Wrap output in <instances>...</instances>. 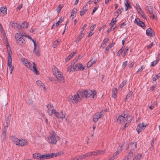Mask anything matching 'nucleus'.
I'll return each mask as SVG.
<instances>
[{"label":"nucleus","instance_id":"1","mask_svg":"<svg viewBox=\"0 0 160 160\" xmlns=\"http://www.w3.org/2000/svg\"><path fill=\"white\" fill-rule=\"evenodd\" d=\"M52 69L53 74L56 77L58 81L60 82H64V78L61 72L59 71L55 66H53L52 67Z\"/></svg>","mask_w":160,"mask_h":160},{"label":"nucleus","instance_id":"2","mask_svg":"<svg viewBox=\"0 0 160 160\" xmlns=\"http://www.w3.org/2000/svg\"><path fill=\"white\" fill-rule=\"evenodd\" d=\"M14 144L18 146H23L27 145L28 142L25 139H18L15 136H12L10 138Z\"/></svg>","mask_w":160,"mask_h":160},{"label":"nucleus","instance_id":"3","mask_svg":"<svg viewBox=\"0 0 160 160\" xmlns=\"http://www.w3.org/2000/svg\"><path fill=\"white\" fill-rule=\"evenodd\" d=\"M96 92L91 90H82L80 91V95L82 98L85 97L86 98H92L94 97Z\"/></svg>","mask_w":160,"mask_h":160},{"label":"nucleus","instance_id":"4","mask_svg":"<svg viewBox=\"0 0 160 160\" xmlns=\"http://www.w3.org/2000/svg\"><path fill=\"white\" fill-rule=\"evenodd\" d=\"M60 138V137L53 131L51 132L49 137L48 138L49 142L53 144H56L57 142L59 140Z\"/></svg>","mask_w":160,"mask_h":160},{"label":"nucleus","instance_id":"5","mask_svg":"<svg viewBox=\"0 0 160 160\" xmlns=\"http://www.w3.org/2000/svg\"><path fill=\"white\" fill-rule=\"evenodd\" d=\"M80 91H79L76 95H74V96L70 95L68 97V100L69 101L72 102L73 103H77L79 101L80 99L82 98V97L80 95Z\"/></svg>","mask_w":160,"mask_h":160},{"label":"nucleus","instance_id":"6","mask_svg":"<svg viewBox=\"0 0 160 160\" xmlns=\"http://www.w3.org/2000/svg\"><path fill=\"white\" fill-rule=\"evenodd\" d=\"M33 66H32V64L28 61L27 60L25 61V65L28 68L30 69L31 70L33 71V72L36 75H39V72L35 67V64L34 62L33 63Z\"/></svg>","mask_w":160,"mask_h":160},{"label":"nucleus","instance_id":"7","mask_svg":"<svg viewBox=\"0 0 160 160\" xmlns=\"http://www.w3.org/2000/svg\"><path fill=\"white\" fill-rule=\"evenodd\" d=\"M24 37L21 34L17 33L15 34V38L17 41V43L19 45H24L25 43Z\"/></svg>","mask_w":160,"mask_h":160},{"label":"nucleus","instance_id":"8","mask_svg":"<svg viewBox=\"0 0 160 160\" xmlns=\"http://www.w3.org/2000/svg\"><path fill=\"white\" fill-rule=\"evenodd\" d=\"M130 116H128L127 114H122L119 115L117 118V122L119 124L125 123L129 118Z\"/></svg>","mask_w":160,"mask_h":160},{"label":"nucleus","instance_id":"9","mask_svg":"<svg viewBox=\"0 0 160 160\" xmlns=\"http://www.w3.org/2000/svg\"><path fill=\"white\" fill-rule=\"evenodd\" d=\"M53 114L58 119L60 118L61 119H63L65 118V113L63 111H61L60 112H57L56 110H53Z\"/></svg>","mask_w":160,"mask_h":160},{"label":"nucleus","instance_id":"10","mask_svg":"<svg viewBox=\"0 0 160 160\" xmlns=\"http://www.w3.org/2000/svg\"><path fill=\"white\" fill-rule=\"evenodd\" d=\"M135 8L138 13L140 14L143 19H145L147 18V16L145 13L142 10V8L139 4H136Z\"/></svg>","mask_w":160,"mask_h":160},{"label":"nucleus","instance_id":"11","mask_svg":"<svg viewBox=\"0 0 160 160\" xmlns=\"http://www.w3.org/2000/svg\"><path fill=\"white\" fill-rule=\"evenodd\" d=\"M73 67L74 71H83L84 70L85 68L80 63H76L74 65H73Z\"/></svg>","mask_w":160,"mask_h":160},{"label":"nucleus","instance_id":"12","mask_svg":"<svg viewBox=\"0 0 160 160\" xmlns=\"http://www.w3.org/2000/svg\"><path fill=\"white\" fill-rule=\"evenodd\" d=\"M147 126V124H144L143 122L138 124L137 127V131L138 133H139L140 132L145 129Z\"/></svg>","mask_w":160,"mask_h":160},{"label":"nucleus","instance_id":"13","mask_svg":"<svg viewBox=\"0 0 160 160\" xmlns=\"http://www.w3.org/2000/svg\"><path fill=\"white\" fill-rule=\"evenodd\" d=\"M137 143L136 142H134L130 143L129 145V146L128 147L130 149V152H131V151H132L133 152V153L135 151V150L137 148Z\"/></svg>","mask_w":160,"mask_h":160},{"label":"nucleus","instance_id":"14","mask_svg":"<svg viewBox=\"0 0 160 160\" xmlns=\"http://www.w3.org/2000/svg\"><path fill=\"white\" fill-rule=\"evenodd\" d=\"M53 157V154L48 153L46 154L41 155L40 156V160L45 159L52 158Z\"/></svg>","mask_w":160,"mask_h":160},{"label":"nucleus","instance_id":"15","mask_svg":"<svg viewBox=\"0 0 160 160\" xmlns=\"http://www.w3.org/2000/svg\"><path fill=\"white\" fill-rule=\"evenodd\" d=\"M53 107L52 104H48L47 105V107L48 108V115L50 116H51L52 114H53V111L55 110L54 109H52V107Z\"/></svg>","mask_w":160,"mask_h":160},{"label":"nucleus","instance_id":"16","mask_svg":"<svg viewBox=\"0 0 160 160\" xmlns=\"http://www.w3.org/2000/svg\"><path fill=\"white\" fill-rule=\"evenodd\" d=\"M134 22L141 27H143L145 25L144 22L141 21L138 18H136L134 21Z\"/></svg>","mask_w":160,"mask_h":160},{"label":"nucleus","instance_id":"17","mask_svg":"<svg viewBox=\"0 0 160 160\" xmlns=\"http://www.w3.org/2000/svg\"><path fill=\"white\" fill-rule=\"evenodd\" d=\"M8 59V65L9 67V69L10 72V73L11 74L12 73V71L13 70V67L12 65V59Z\"/></svg>","mask_w":160,"mask_h":160},{"label":"nucleus","instance_id":"18","mask_svg":"<svg viewBox=\"0 0 160 160\" xmlns=\"http://www.w3.org/2000/svg\"><path fill=\"white\" fill-rule=\"evenodd\" d=\"M100 118V112H98L95 113L93 117V121L94 122L98 121V119Z\"/></svg>","mask_w":160,"mask_h":160},{"label":"nucleus","instance_id":"19","mask_svg":"<svg viewBox=\"0 0 160 160\" xmlns=\"http://www.w3.org/2000/svg\"><path fill=\"white\" fill-rule=\"evenodd\" d=\"M28 23L26 22H23L22 24L19 25V29H24L27 28L28 27Z\"/></svg>","mask_w":160,"mask_h":160},{"label":"nucleus","instance_id":"20","mask_svg":"<svg viewBox=\"0 0 160 160\" xmlns=\"http://www.w3.org/2000/svg\"><path fill=\"white\" fill-rule=\"evenodd\" d=\"M10 25L14 29H19V25L17 23L10 22Z\"/></svg>","mask_w":160,"mask_h":160},{"label":"nucleus","instance_id":"21","mask_svg":"<svg viewBox=\"0 0 160 160\" xmlns=\"http://www.w3.org/2000/svg\"><path fill=\"white\" fill-rule=\"evenodd\" d=\"M133 155V152L132 151L129 152L128 155L126 156L123 160H129Z\"/></svg>","mask_w":160,"mask_h":160},{"label":"nucleus","instance_id":"22","mask_svg":"<svg viewBox=\"0 0 160 160\" xmlns=\"http://www.w3.org/2000/svg\"><path fill=\"white\" fill-rule=\"evenodd\" d=\"M118 89L116 88H114L112 90V97L115 98L117 96Z\"/></svg>","mask_w":160,"mask_h":160},{"label":"nucleus","instance_id":"23","mask_svg":"<svg viewBox=\"0 0 160 160\" xmlns=\"http://www.w3.org/2000/svg\"><path fill=\"white\" fill-rule=\"evenodd\" d=\"M146 33L148 35L151 37H152L153 36L152 31L150 28H148L146 30Z\"/></svg>","mask_w":160,"mask_h":160},{"label":"nucleus","instance_id":"24","mask_svg":"<svg viewBox=\"0 0 160 160\" xmlns=\"http://www.w3.org/2000/svg\"><path fill=\"white\" fill-rule=\"evenodd\" d=\"M76 51L73 52L72 53L70 54L66 59V62L68 61L76 53Z\"/></svg>","mask_w":160,"mask_h":160},{"label":"nucleus","instance_id":"25","mask_svg":"<svg viewBox=\"0 0 160 160\" xmlns=\"http://www.w3.org/2000/svg\"><path fill=\"white\" fill-rule=\"evenodd\" d=\"M1 12L3 14V15H4L7 14V8L6 7H2L0 9Z\"/></svg>","mask_w":160,"mask_h":160},{"label":"nucleus","instance_id":"26","mask_svg":"<svg viewBox=\"0 0 160 160\" xmlns=\"http://www.w3.org/2000/svg\"><path fill=\"white\" fill-rule=\"evenodd\" d=\"M142 156V155L141 154L138 153L134 156L133 160H140Z\"/></svg>","mask_w":160,"mask_h":160},{"label":"nucleus","instance_id":"27","mask_svg":"<svg viewBox=\"0 0 160 160\" xmlns=\"http://www.w3.org/2000/svg\"><path fill=\"white\" fill-rule=\"evenodd\" d=\"M108 41L109 39L108 38H106L104 39L101 44V47L104 48L106 45V44L108 42Z\"/></svg>","mask_w":160,"mask_h":160},{"label":"nucleus","instance_id":"28","mask_svg":"<svg viewBox=\"0 0 160 160\" xmlns=\"http://www.w3.org/2000/svg\"><path fill=\"white\" fill-rule=\"evenodd\" d=\"M123 10V8H119L114 13L115 15L118 17L119 14L121 13Z\"/></svg>","mask_w":160,"mask_h":160},{"label":"nucleus","instance_id":"29","mask_svg":"<svg viewBox=\"0 0 160 160\" xmlns=\"http://www.w3.org/2000/svg\"><path fill=\"white\" fill-rule=\"evenodd\" d=\"M34 49L33 51L37 55L39 56V54H40L38 50L36 48V44L34 42Z\"/></svg>","mask_w":160,"mask_h":160},{"label":"nucleus","instance_id":"30","mask_svg":"<svg viewBox=\"0 0 160 160\" xmlns=\"http://www.w3.org/2000/svg\"><path fill=\"white\" fill-rule=\"evenodd\" d=\"M74 67L73 65L72 64H71V65L70 66H69L67 68V71L69 72L73 71H74Z\"/></svg>","mask_w":160,"mask_h":160},{"label":"nucleus","instance_id":"31","mask_svg":"<svg viewBox=\"0 0 160 160\" xmlns=\"http://www.w3.org/2000/svg\"><path fill=\"white\" fill-rule=\"evenodd\" d=\"M11 119V117L10 116H8L6 120V127H8V126L9 125Z\"/></svg>","mask_w":160,"mask_h":160},{"label":"nucleus","instance_id":"32","mask_svg":"<svg viewBox=\"0 0 160 160\" xmlns=\"http://www.w3.org/2000/svg\"><path fill=\"white\" fill-rule=\"evenodd\" d=\"M131 119H129L128 120V121L126 122H127L125 123V124L123 126L122 128L123 129H124L126 127H127L128 126L129 123L131 122Z\"/></svg>","mask_w":160,"mask_h":160},{"label":"nucleus","instance_id":"33","mask_svg":"<svg viewBox=\"0 0 160 160\" xmlns=\"http://www.w3.org/2000/svg\"><path fill=\"white\" fill-rule=\"evenodd\" d=\"M40 154L35 153L33 154V156L34 158H36L38 159H40Z\"/></svg>","mask_w":160,"mask_h":160},{"label":"nucleus","instance_id":"34","mask_svg":"<svg viewBox=\"0 0 160 160\" xmlns=\"http://www.w3.org/2000/svg\"><path fill=\"white\" fill-rule=\"evenodd\" d=\"M62 8V6L61 4H59L58 7L56 8V10L58 12V13L59 14Z\"/></svg>","mask_w":160,"mask_h":160},{"label":"nucleus","instance_id":"35","mask_svg":"<svg viewBox=\"0 0 160 160\" xmlns=\"http://www.w3.org/2000/svg\"><path fill=\"white\" fill-rule=\"evenodd\" d=\"M37 84L40 87H42V88H45L44 85L40 81H38L36 82Z\"/></svg>","mask_w":160,"mask_h":160},{"label":"nucleus","instance_id":"36","mask_svg":"<svg viewBox=\"0 0 160 160\" xmlns=\"http://www.w3.org/2000/svg\"><path fill=\"white\" fill-rule=\"evenodd\" d=\"M125 11H127L128 8H131L129 2L127 1L125 3Z\"/></svg>","mask_w":160,"mask_h":160},{"label":"nucleus","instance_id":"37","mask_svg":"<svg viewBox=\"0 0 160 160\" xmlns=\"http://www.w3.org/2000/svg\"><path fill=\"white\" fill-rule=\"evenodd\" d=\"M127 81H123L121 84L119 85L118 88L119 89L122 88L126 84Z\"/></svg>","mask_w":160,"mask_h":160},{"label":"nucleus","instance_id":"38","mask_svg":"<svg viewBox=\"0 0 160 160\" xmlns=\"http://www.w3.org/2000/svg\"><path fill=\"white\" fill-rule=\"evenodd\" d=\"M124 49V48L123 47H122L117 52V54L120 56V55L122 53Z\"/></svg>","mask_w":160,"mask_h":160},{"label":"nucleus","instance_id":"39","mask_svg":"<svg viewBox=\"0 0 160 160\" xmlns=\"http://www.w3.org/2000/svg\"><path fill=\"white\" fill-rule=\"evenodd\" d=\"M160 78V73H159L158 74L156 75L152 79L153 81H156Z\"/></svg>","mask_w":160,"mask_h":160},{"label":"nucleus","instance_id":"40","mask_svg":"<svg viewBox=\"0 0 160 160\" xmlns=\"http://www.w3.org/2000/svg\"><path fill=\"white\" fill-rule=\"evenodd\" d=\"M6 132H2V136H1V139L2 140H4L6 137Z\"/></svg>","mask_w":160,"mask_h":160},{"label":"nucleus","instance_id":"41","mask_svg":"<svg viewBox=\"0 0 160 160\" xmlns=\"http://www.w3.org/2000/svg\"><path fill=\"white\" fill-rule=\"evenodd\" d=\"M77 9L76 8H73L71 12V16H73L74 14H75L77 12Z\"/></svg>","mask_w":160,"mask_h":160},{"label":"nucleus","instance_id":"42","mask_svg":"<svg viewBox=\"0 0 160 160\" xmlns=\"http://www.w3.org/2000/svg\"><path fill=\"white\" fill-rule=\"evenodd\" d=\"M158 60H156L152 62L151 65L152 66H154L158 62Z\"/></svg>","mask_w":160,"mask_h":160},{"label":"nucleus","instance_id":"43","mask_svg":"<svg viewBox=\"0 0 160 160\" xmlns=\"http://www.w3.org/2000/svg\"><path fill=\"white\" fill-rule=\"evenodd\" d=\"M122 151V149L121 148L120 149L118 150L116 152H115L113 154V156H116L118 155Z\"/></svg>","mask_w":160,"mask_h":160},{"label":"nucleus","instance_id":"44","mask_svg":"<svg viewBox=\"0 0 160 160\" xmlns=\"http://www.w3.org/2000/svg\"><path fill=\"white\" fill-rule=\"evenodd\" d=\"M84 34L83 33V32H81V33L78 37V42H79V41L82 38V37L84 36Z\"/></svg>","mask_w":160,"mask_h":160},{"label":"nucleus","instance_id":"45","mask_svg":"<svg viewBox=\"0 0 160 160\" xmlns=\"http://www.w3.org/2000/svg\"><path fill=\"white\" fill-rule=\"evenodd\" d=\"M132 93L131 92H130L127 94L126 97V100H128L129 98L132 95Z\"/></svg>","mask_w":160,"mask_h":160},{"label":"nucleus","instance_id":"46","mask_svg":"<svg viewBox=\"0 0 160 160\" xmlns=\"http://www.w3.org/2000/svg\"><path fill=\"white\" fill-rule=\"evenodd\" d=\"M59 42L57 40L55 41L53 44V47L55 48L58 45H59Z\"/></svg>","mask_w":160,"mask_h":160},{"label":"nucleus","instance_id":"47","mask_svg":"<svg viewBox=\"0 0 160 160\" xmlns=\"http://www.w3.org/2000/svg\"><path fill=\"white\" fill-rule=\"evenodd\" d=\"M149 16L150 18H152V19H156V16L154 13L149 15Z\"/></svg>","mask_w":160,"mask_h":160},{"label":"nucleus","instance_id":"48","mask_svg":"<svg viewBox=\"0 0 160 160\" xmlns=\"http://www.w3.org/2000/svg\"><path fill=\"white\" fill-rule=\"evenodd\" d=\"M116 22V19H114L113 18L111 22L110 23V25L111 26H112L113 25H114Z\"/></svg>","mask_w":160,"mask_h":160},{"label":"nucleus","instance_id":"49","mask_svg":"<svg viewBox=\"0 0 160 160\" xmlns=\"http://www.w3.org/2000/svg\"><path fill=\"white\" fill-rule=\"evenodd\" d=\"M12 52H11L10 51H9L8 52V59H9V58H10V59H12L11 58V56L12 55Z\"/></svg>","mask_w":160,"mask_h":160},{"label":"nucleus","instance_id":"50","mask_svg":"<svg viewBox=\"0 0 160 160\" xmlns=\"http://www.w3.org/2000/svg\"><path fill=\"white\" fill-rule=\"evenodd\" d=\"M86 11L87 9H85L84 10H83L82 11H80V15L82 16L84 15L85 14Z\"/></svg>","mask_w":160,"mask_h":160},{"label":"nucleus","instance_id":"51","mask_svg":"<svg viewBox=\"0 0 160 160\" xmlns=\"http://www.w3.org/2000/svg\"><path fill=\"white\" fill-rule=\"evenodd\" d=\"M110 49V48H109L108 46L105 48V50L104 51L105 53H107L109 52V49Z\"/></svg>","mask_w":160,"mask_h":160},{"label":"nucleus","instance_id":"52","mask_svg":"<svg viewBox=\"0 0 160 160\" xmlns=\"http://www.w3.org/2000/svg\"><path fill=\"white\" fill-rule=\"evenodd\" d=\"M62 21L61 18L57 22L55 23L56 26L57 27L59 26L60 23H61Z\"/></svg>","mask_w":160,"mask_h":160},{"label":"nucleus","instance_id":"53","mask_svg":"<svg viewBox=\"0 0 160 160\" xmlns=\"http://www.w3.org/2000/svg\"><path fill=\"white\" fill-rule=\"evenodd\" d=\"M0 30L2 33L4 32V30L3 28L2 25L1 23H0Z\"/></svg>","mask_w":160,"mask_h":160},{"label":"nucleus","instance_id":"54","mask_svg":"<svg viewBox=\"0 0 160 160\" xmlns=\"http://www.w3.org/2000/svg\"><path fill=\"white\" fill-rule=\"evenodd\" d=\"M93 153H94V156H96L98 155H99L100 153L99 151H93Z\"/></svg>","mask_w":160,"mask_h":160},{"label":"nucleus","instance_id":"55","mask_svg":"<svg viewBox=\"0 0 160 160\" xmlns=\"http://www.w3.org/2000/svg\"><path fill=\"white\" fill-rule=\"evenodd\" d=\"M92 64V61H89L87 64V67L89 68L91 66Z\"/></svg>","mask_w":160,"mask_h":160},{"label":"nucleus","instance_id":"56","mask_svg":"<svg viewBox=\"0 0 160 160\" xmlns=\"http://www.w3.org/2000/svg\"><path fill=\"white\" fill-rule=\"evenodd\" d=\"M22 7V4H20L19 5L18 7H17L16 9L17 11H19Z\"/></svg>","mask_w":160,"mask_h":160},{"label":"nucleus","instance_id":"57","mask_svg":"<svg viewBox=\"0 0 160 160\" xmlns=\"http://www.w3.org/2000/svg\"><path fill=\"white\" fill-rule=\"evenodd\" d=\"M153 45L154 44L153 42L151 43L150 45L147 46L148 49H150V48H151Z\"/></svg>","mask_w":160,"mask_h":160},{"label":"nucleus","instance_id":"58","mask_svg":"<svg viewBox=\"0 0 160 160\" xmlns=\"http://www.w3.org/2000/svg\"><path fill=\"white\" fill-rule=\"evenodd\" d=\"M127 63H128L127 61H126L124 62H123V64L122 65V67H123L124 68H125L126 67V66Z\"/></svg>","mask_w":160,"mask_h":160},{"label":"nucleus","instance_id":"59","mask_svg":"<svg viewBox=\"0 0 160 160\" xmlns=\"http://www.w3.org/2000/svg\"><path fill=\"white\" fill-rule=\"evenodd\" d=\"M78 158H79V159H85L86 158H85V154H83V155H81Z\"/></svg>","mask_w":160,"mask_h":160},{"label":"nucleus","instance_id":"60","mask_svg":"<svg viewBox=\"0 0 160 160\" xmlns=\"http://www.w3.org/2000/svg\"><path fill=\"white\" fill-rule=\"evenodd\" d=\"M78 61L77 60V59L75 58L74 59L73 61L71 62V64L74 65Z\"/></svg>","mask_w":160,"mask_h":160},{"label":"nucleus","instance_id":"61","mask_svg":"<svg viewBox=\"0 0 160 160\" xmlns=\"http://www.w3.org/2000/svg\"><path fill=\"white\" fill-rule=\"evenodd\" d=\"M87 24H85L82 27V31H81V32H83V30H84L85 29V28L87 27Z\"/></svg>","mask_w":160,"mask_h":160},{"label":"nucleus","instance_id":"62","mask_svg":"<svg viewBox=\"0 0 160 160\" xmlns=\"http://www.w3.org/2000/svg\"><path fill=\"white\" fill-rule=\"evenodd\" d=\"M145 67L143 66H142L140 68L138 69L139 71L141 72L144 68Z\"/></svg>","mask_w":160,"mask_h":160},{"label":"nucleus","instance_id":"63","mask_svg":"<svg viewBox=\"0 0 160 160\" xmlns=\"http://www.w3.org/2000/svg\"><path fill=\"white\" fill-rule=\"evenodd\" d=\"M96 26V24H94V25H92L90 28V30L92 31L94 29V27H95Z\"/></svg>","mask_w":160,"mask_h":160},{"label":"nucleus","instance_id":"64","mask_svg":"<svg viewBox=\"0 0 160 160\" xmlns=\"http://www.w3.org/2000/svg\"><path fill=\"white\" fill-rule=\"evenodd\" d=\"M93 34V32H92V31H90V32H89V34L88 35V37H90L92 36Z\"/></svg>","mask_w":160,"mask_h":160}]
</instances>
